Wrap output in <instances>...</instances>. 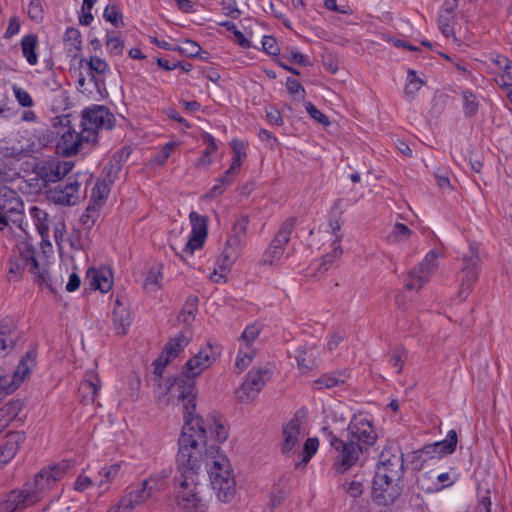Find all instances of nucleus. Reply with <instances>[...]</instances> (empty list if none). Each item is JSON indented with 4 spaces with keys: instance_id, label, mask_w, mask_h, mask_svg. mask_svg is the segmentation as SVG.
<instances>
[{
    "instance_id": "obj_1",
    "label": "nucleus",
    "mask_w": 512,
    "mask_h": 512,
    "mask_svg": "<svg viewBox=\"0 0 512 512\" xmlns=\"http://www.w3.org/2000/svg\"><path fill=\"white\" fill-rule=\"evenodd\" d=\"M208 433L216 442H224L228 428L221 417L212 414L188 418L182 427L177 454V505L183 512H204V504L198 492V471L202 458V447L207 446Z\"/></svg>"
},
{
    "instance_id": "obj_2",
    "label": "nucleus",
    "mask_w": 512,
    "mask_h": 512,
    "mask_svg": "<svg viewBox=\"0 0 512 512\" xmlns=\"http://www.w3.org/2000/svg\"><path fill=\"white\" fill-rule=\"evenodd\" d=\"M216 359L217 354L214 352L213 347L207 344L187 361L180 376L175 377L171 383L167 380L164 394L171 393L172 396H177L182 400L185 421L188 418L200 417L193 414L196 407L195 379L204 370L209 368Z\"/></svg>"
},
{
    "instance_id": "obj_3",
    "label": "nucleus",
    "mask_w": 512,
    "mask_h": 512,
    "mask_svg": "<svg viewBox=\"0 0 512 512\" xmlns=\"http://www.w3.org/2000/svg\"><path fill=\"white\" fill-rule=\"evenodd\" d=\"M219 452V446L210 445L206 449L205 455H202L201 461H205L212 488L216 491L218 499L227 503L235 496L236 482L230 469L229 460Z\"/></svg>"
},
{
    "instance_id": "obj_4",
    "label": "nucleus",
    "mask_w": 512,
    "mask_h": 512,
    "mask_svg": "<svg viewBox=\"0 0 512 512\" xmlns=\"http://www.w3.org/2000/svg\"><path fill=\"white\" fill-rule=\"evenodd\" d=\"M323 441L327 442L334 453L333 467L336 472L343 474L349 471L359 461L364 453L360 447L347 436H337L328 426L321 430Z\"/></svg>"
},
{
    "instance_id": "obj_5",
    "label": "nucleus",
    "mask_w": 512,
    "mask_h": 512,
    "mask_svg": "<svg viewBox=\"0 0 512 512\" xmlns=\"http://www.w3.org/2000/svg\"><path fill=\"white\" fill-rule=\"evenodd\" d=\"M69 468L70 465L67 461L45 466L32 478L28 479L23 486L35 502L38 503L52 489L56 482L66 474Z\"/></svg>"
},
{
    "instance_id": "obj_6",
    "label": "nucleus",
    "mask_w": 512,
    "mask_h": 512,
    "mask_svg": "<svg viewBox=\"0 0 512 512\" xmlns=\"http://www.w3.org/2000/svg\"><path fill=\"white\" fill-rule=\"evenodd\" d=\"M248 225L247 215H240L233 222L225 248L217 260V265L222 271L229 270L240 256L246 243Z\"/></svg>"
},
{
    "instance_id": "obj_7",
    "label": "nucleus",
    "mask_w": 512,
    "mask_h": 512,
    "mask_svg": "<svg viewBox=\"0 0 512 512\" xmlns=\"http://www.w3.org/2000/svg\"><path fill=\"white\" fill-rule=\"evenodd\" d=\"M114 121L115 117L107 107L94 105L82 112L81 126L86 133L85 137L92 141V143H95L98 137V130L111 129Z\"/></svg>"
},
{
    "instance_id": "obj_8",
    "label": "nucleus",
    "mask_w": 512,
    "mask_h": 512,
    "mask_svg": "<svg viewBox=\"0 0 512 512\" xmlns=\"http://www.w3.org/2000/svg\"><path fill=\"white\" fill-rule=\"evenodd\" d=\"M462 263L463 266L459 272V297L461 300H465L472 292L481 270V258L477 246H469L468 252L462 256Z\"/></svg>"
},
{
    "instance_id": "obj_9",
    "label": "nucleus",
    "mask_w": 512,
    "mask_h": 512,
    "mask_svg": "<svg viewBox=\"0 0 512 512\" xmlns=\"http://www.w3.org/2000/svg\"><path fill=\"white\" fill-rule=\"evenodd\" d=\"M404 474L403 453L398 445H387L379 455L375 475L401 481Z\"/></svg>"
},
{
    "instance_id": "obj_10",
    "label": "nucleus",
    "mask_w": 512,
    "mask_h": 512,
    "mask_svg": "<svg viewBox=\"0 0 512 512\" xmlns=\"http://www.w3.org/2000/svg\"><path fill=\"white\" fill-rule=\"evenodd\" d=\"M73 164L66 161L44 160L34 166L33 173L38 181L36 187L41 190L50 183H56L66 176Z\"/></svg>"
},
{
    "instance_id": "obj_11",
    "label": "nucleus",
    "mask_w": 512,
    "mask_h": 512,
    "mask_svg": "<svg viewBox=\"0 0 512 512\" xmlns=\"http://www.w3.org/2000/svg\"><path fill=\"white\" fill-rule=\"evenodd\" d=\"M296 225V218L286 219L276 236L272 240L270 246L265 250L260 264L262 265H276L280 261L285 251V246L290 240L291 234L293 233Z\"/></svg>"
},
{
    "instance_id": "obj_12",
    "label": "nucleus",
    "mask_w": 512,
    "mask_h": 512,
    "mask_svg": "<svg viewBox=\"0 0 512 512\" xmlns=\"http://www.w3.org/2000/svg\"><path fill=\"white\" fill-rule=\"evenodd\" d=\"M439 253L435 250L428 252L421 263L414 267L405 278V288L409 291H419L431 278L437 269Z\"/></svg>"
},
{
    "instance_id": "obj_13",
    "label": "nucleus",
    "mask_w": 512,
    "mask_h": 512,
    "mask_svg": "<svg viewBox=\"0 0 512 512\" xmlns=\"http://www.w3.org/2000/svg\"><path fill=\"white\" fill-rule=\"evenodd\" d=\"M346 436L355 442L363 452L374 445L377 439L372 423L362 415H355L351 419Z\"/></svg>"
},
{
    "instance_id": "obj_14",
    "label": "nucleus",
    "mask_w": 512,
    "mask_h": 512,
    "mask_svg": "<svg viewBox=\"0 0 512 512\" xmlns=\"http://www.w3.org/2000/svg\"><path fill=\"white\" fill-rule=\"evenodd\" d=\"M86 178V182L91 176L77 174L76 176H69L64 186L58 185L48 192V199L55 204L60 205H75L80 199V188L82 182L79 178Z\"/></svg>"
},
{
    "instance_id": "obj_15",
    "label": "nucleus",
    "mask_w": 512,
    "mask_h": 512,
    "mask_svg": "<svg viewBox=\"0 0 512 512\" xmlns=\"http://www.w3.org/2000/svg\"><path fill=\"white\" fill-rule=\"evenodd\" d=\"M190 337L183 331L171 338L165 345L162 354L154 361L156 380L162 379L163 369L169 362L176 358L179 353L189 344Z\"/></svg>"
},
{
    "instance_id": "obj_16",
    "label": "nucleus",
    "mask_w": 512,
    "mask_h": 512,
    "mask_svg": "<svg viewBox=\"0 0 512 512\" xmlns=\"http://www.w3.org/2000/svg\"><path fill=\"white\" fill-rule=\"evenodd\" d=\"M268 369H252L246 376V379L236 391L237 398L240 402H248L253 400L266 384Z\"/></svg>"
},
{
    "instance_id": "obj_17",
    "label": "nucleus",
    "mask_w": 512,
    "mask_h": 512,
    "mask_svg": "<svg viewBox=\"0 0 512 512\" xmlns=\"http://www.w3.org/2000/svg\"><path fill=\"white\" fill-rule=\"evenodd\" d=\"M401 494L400 481L375 475L372 485V499L378 505L392 504Z\"/></svg>"
},
{
    "instance_id": "obj_18",
    "label": "nucleus",
    "mask_w": 512,
    "mask_h": 512,
    "mask_svg": "<svg viewBox=\"0 0 512 512\" xmlns=\"http://www.w3.org/2000/svg\"><path fill=\"white\" fill-rule=\"evenodd\" d=\"M192 227L191 234L185 243L183 252L193 254L197 249L202 248L208 234V218L195 211L189 214Z\"/></svg>"
},
{
    "instance_id": "obj_19",
    "label": "nucleus",
    "mask_w": 512,
    "mask_h": 512,
    "mask_svg": "<svg viewBox=\"0 0 512 512\" xmlns=\"http://www.w3.org/2000/svg\"><path fill=\"white\" fill-rule=\"evenodd\" d=\"M35 504L37 503L23 485L11 490L0 499L3 512H22Z\"/></svg>"
},
{
    "instance_id": "obj_20",
    "label": "nucleus",
    "mask_w": 512,
    "mask_h": 512,
    "mask_svg": "<svg viewBox=\"0 0 512 512\" xmlns=\"http://www.w3.org/2000/svg\"><path fill=\"white\" fill-rule=\"evenodd\" d=\"M171 472V468L162 469L159 472L153 473L149 478L143 480L136 486L146 501L156 493L167 488V480L170 477Z\"/></svg>"
},
{
    "instance_id": "obj_21",
    "label": "nucleus",
    "mask_w": 512,
    "mask_h": 512,
    "mask_svg": "<svg viewBox=\"0 0 512 512\" xmlns=\"http://www.w3.org/2000/svg\"><path fill=\"white\" fill-rule=\"evenodd\" d=\"M85 135L86 133L83 129L81 132H76L68 128L57 142V151L66 157L78 153L83 142H91Z\"/></svg>"
},
{
    "instance_id": "obj_22",
    "label": "nucleus",
    "mask_w": 512,
    "mask_h": 512,
    "mask_svg": "<svg viewBox=\"0 0 512 512\" xmlns=\"http://www.w3.org/2000/svg\"><path fill=\"white\" fill-rule=\"evenodd\" d=\"M36 360V351L29 350L25 353V355L21 358L16 370L11 376V381H9V376H7L6 386L8 391H15L21 383L30 375L32 368L35 366Z\"/></svg>"
},
{
    "instance_id": "obj_23",
    "label": "nucleus",
    "mask_w": 512,
    "mask_h": 512,
    "mask_svg": "<svg viewBox=\"0 0 512 512\" xmlns=\"http://www.w3.org/2000/svg\"><path fill=\"white\" fill-rule=\"evenodd\" d=\"M30 253H32V256H34L36 253L35 248L27 243H24L20 248V255L13 256L9 259L8 281H19L22 278L25 267H30V259L28 258Z\"/></svg>"
},
{
    "instance_id": "obj_24",
    "label": "nucleus",
    "mask_w": 512,
    "mask_h": 512,
    "mask_svg": "<svg viewBox=\"0 0 512 512\" xmlns=\"http://www.w3.org/2000/svg\"><path fill=\"white\" fill-rule=\"evenodd\" d=\"M25 441L26 434L23 431H12L6 435V441L0 448V468L15 457Z\"/></svg>"
},
{
    "instance_id": "obj_25",
    "label": "nucleus",
    "mask_w": 512,
    "mask_h": 512,
    "mask_svg": "<svg viewBox=\"0 0 512 512\" xmlns=\"http://www.w3.org/2000/svg\"><path fill=\"white\" fill-rule=\"evenodd\" d=\"M86 277L89 280L90 287L94 290L106 293L112 288L113 274L109 267L89 268Z\"/></svg>"
},
{
    "instance_id": "obj_26",
    "label": "nucleus",
    "mask_w": 512,
    "mask_h": 512,
    "mask_svg": "<svg viewBox=\"0 0 512 512\" xmlns=\"http://www.w3.org/2000/svg\"><path fill=\"white\" fill-rule=\"evenodd\" d=\"M282 438L281 451L289 456L301 439V425L298 419H292L283 427Z\"/></svg>"
},
{
    "instance_id": "obj_27",
    "label": "nucleus",
    "mask_w": 512,
    "mask_h": 512,
    "mask_svg": "<svg viewBox=\"0 0 512 512\" xmlns=\"http://www.w3.org/2000/svg\"><path fill=\"white\" fill-rule=\"evenodd\" d=\"M100 389V380L95 373H87L84 380L79 385L78 396L83 404L94 402L95 396Z\"/></svg>"
},
{
    "instance_id": "obj_28",
    "label": "nucleus",
    "mask_w": 512,
    "mask_h": 512,
    "mask_svg": "<svg viewBox=\"0 0 512 512\" xmlns=\"http://www.w3.org/2000/svg\"><path fill=\"white\" fill-rule=\"evenodd\" d=\"M320 352L315 345H303L296 351V360L300 370L307 372L317 366Z\"/></svg>"
},
{
    "instance_id": "obj_29",
    "label": "nucleus",
    "mask_w": 512,
    "mask_h": 512,
    "mask_svg": "<svg viewBox=\"0 0 512 512\" xmlns=\"http://www.w3.org/2000/svg\"><path fill=\"white\" fill-rule=\"evenodd\" d=\"M457 445V433L455 430H450L447 434L446 439L435 442L433 444L426 445L423 448V453L426 455L438 454L439 456H444L448 454H452Z\"/></svg>"
},
{
    "instance_id": "obj_30",
    "label": "nucleus",
    "mask_w": 512,
    "mask_h": 512,
    "mask_svg": "<svg viewBox=\"0 0 512 512\" xmlns=\"http://www.w3.org/2000/svg\"><path fill=\"white\" fill-rule=\"evenodd\" d=\"M144 502H146V499L135 486L127 494L122 496L119 502L112 506L107 512H132L136 506Z\"/></svg>"
},
{
    "instance_id": "obj_31",
    "label": "nucleus",
    "mask_w": 512,
    "mask_h": 512,
    "mask_svg": "<svg viewBox=\"0 0 512 512\" xmlns=\"http://www.w3.org/2000/svg\"><path fill=\"white\" fill-rule=\"evenodd\" d=\"M113 323L117 333L122 335L127 333L128 328L132 323V317L129 309L119 298L115 300V307L113 309Z\"/></svg>"
},
{
    "instance_id": "obj_32",
    "label": "nucleus",
    "mask_w": 512,
    "mask_h": 512,
    "mask_svg": "<svg viewBox=\"0 0 512 512\" xmlns=\"http://www.w3.org/2000/svg\"><path fill=\"white\" fill-rule=\"evenodd\" d=\"M24 204L20 197L11 189L0 190V210L8 214H21Z\"/></svg>"
},
{
    "instance_id": "obj_33",
    "label": "nucleus",
    "mask_w": 512,
    "mask_h": 512,
    "mask_svg": "<svg viewBox=\"0 0 512 512\" xmlns=\"http://www.w3.org/2000/svg\"><path fill=\"white\" fill-rule=\"evenodd\" d=\"M19 340V334L14 327L8 324V320L0 321V353L12 351Z\"/></svg>"
},
{
    "instance_id": "obj_34",
    "label": "nucleus",
    "mask_w": 512,
    "mask_h": 512,
    "mask_svg": "<svg viewBox=\"0 0 512 512\" xmlns=\"http://www.w3.org/2000/svg\"><path fill=\"white\" fill-rule=\"evenodd\" d=\"M329 226L331 228L332 233L335 236V240L333 244L335 245L333 248L332 253L326 254L323 257V263L321 264L320 269L327 270L328 267L327 264H331L336 258H338L342 254V249L340 247V241L342 236L339 234V231L341 229V221L340 219H331Z\"/></svg>"
},
{
    "instance_id": "obj_35",
    "label": "nucleus",
    "mask_w": 512,
    "mask_h": 512,
    "mask_svg": "<svg viewBox=\"0 0 512 512\" xmlns=\"http://www.w3.org/2000/svg\"><path fill=\"white\" fill-rule=\"evenodd\" d=\"M28 258L30 259V272L34 275V281L40 287L53 291L52 281L48 270L45 267H40L35 255L32 256V253L28 255Z\"/></svg>"
},
{
    "instance_id": "obj_36",
    "label": "nucleus",
    "mask_w": 512,
    "mask_h": 512,
    "mask_svg": "<svg viewBox=\"0 0 512 512\" xmlns=\"http://www.w3.org/2000/svg\"><path fill=\"white\" fill-rule=\"evenodd\" d=\"M22 408L23 402L21 400H13L0 409V432L19 415Z\"/></svg>"
},
{
    "instance_id": "obj_37",
    "label": "nucleus",
    "mask_w": 512,
    "mask_h": 512,
    "mask_svg": "<svg viewBox=\"0 0 512 512\" xmlns=\"http://www.w3.org/2000/svg\"><path fill=\"white\" fill-rule=\"evenodd\" d=\"M345 372H333L330 374H324L314 381V385L317 389H330L343 384L346 381Z\"/></svg>"
},
{
    "instance_id": "obj_38",
    "label": "nucleus",
    "mask_w": 512,
    "mask_h": 512,
    "mask_svg": "<svg viewBox=\"0 0 512 512\" xmlns=\"http://www.w3.org/2000/svg\"><path fill=\"white\" fill-rule=\"evenodd\" d=\"M37 44L38 38L35 34L25 35L21 40L23 56L30 65H36L38 62V57L35 51Z\"/></svg>"
},
{
    "instance_id": "obj_39",
    "label": "nucleus",
    "mask_w": 512,
    "mask_h": 512,
    "mask_svg": "<svg viewBox=\"0 0 512 512\" xmlns=\"http://www.w3.org/2000/svg\"><path fill=\"white\" fill-rule=\"evenodd\" d=\"M29 214L41 237L44 238L47 236L49 231L48 214L37 206H31L29 208Z\"/></svg>"
},
{
    "instance_id": "obj_40",
    "label": "nucleus",
    "mask_w": 512,
    "mask_h": 512,
    "mask_svg": "<svg viewBox=\"0 0 512 512\" xmlns=\"http://www.w3.org/2000/svg\"><path fill=\"white\" fill-rule=\"evenodd\" d=\"M256 355V351L252 346H240L238 355L235 361V368L238 369V372H242L245 370Z\"/></svg>"
},
{
    "instance_id": "obj_41",
    "label": "nucleus",
    "mask_w": 512,
    "mask_h": 512,
    "mask_svg": "<svg viewBox=\"0 0 512 512\" xmlns=\"http://www.w3.org/2000/svg\"><path fill=\"white\" fill-rule=\"evenodd\" d=\"M233 150V159L230 167L228 168L229 173H238L241 167L242 159L246 157L244 151V144L242 141L234 139L231 143Z\"/></svg>"
},
{
    "instance_id": "obj_42",
    "label": "nucleus",
    "mask_w": 512,
    "mask_h": 512,
    "mask_svg": "<svg viewBox=\"0 0 512 512\" xmlns=\"http://www.w3.org/2000/svg\"><path fill=\"white\" fill-rule=\"evenodd\" d=\"M412 235V231L402 223H396L392 231L387 235V241L397 244L406 241Z\"/></svg>"
},
{
    "instance_id": "obj_43",
    "label": "nucleus",
    "mask_w": 512,
    "mask_h": 512,
    "mask_svg": "<svg viewBox=\"0 0 512 512\" xmlns=\"http://www.w3.org/2000/svg\"><path fill=\"white\" fill-rule=\"evenodd\" d=\"M198 298L196 296L189 297L184 306L183 309L179 315V320L183 323H190L194 320L195 314L198 310Z\"/></svg>"
},
{
    "instance_id": "obj_44",
    "label": "nucleus",
    "mask_w": 512,
    "mask_h": 512,
    "mask_svg": "<svg viewBox=\"0 0 512 512\" xmlns=\"http://www.w3.org/2000/svg\"><path fill=\"white\" fill-rule=\"evenodd\" d=\"M423 85L424 81L416 75V72L412 69H408L407 83L404 87L405 95L412 99Z\"/></svg>"
},
{
    "instance_id": "obj_45",
    "label": "nucleus",
    "mask_w": 512,
    "mask_h": 512,
    "mask_svg": "<svg viewBox=\"0 0 512 512\" xmlns=\"http://www.w3.org/2000/svg\"><path fill=\"white\" fill-rule=\"evenodd\" d=\"M64 43L69 51L80 50L82 41L79 30L74 27L67 28L64 35Z\"/></svg>"
},
{
    "instance_id": "obj_46",
    "label": "nucleus",
    "mask_w": 512,
    "mask_h": 512,
    "mask_svg": "<svg viewBox=\"0 0 512 512\" xmlns=\"http://www.w3.org/2000/svg\"><path fill=\"white\" fill-rule=\"evenodd\" d=\"M479 108V101L472 92H463V109L466 117L474 116Z\"/></svg>"
},
{
    "instance_id": "obj_47",
    "label": "nucleus",
    "mask_w": 512,
    "mask_h": 512,
    "mask_svg": "<svg viewBox=\"0 0 512 512\" xmlns=\"http://www.w3.org/2000/svg\"><path fill=\"white\" fill-rule=\"evenodd\" d=\"M453 19H454L453 14H449V13H440L439 14L438 21H437L438 28L446 38L454 36V28L452 26Z\"/></svg>"
},
{
    "instance_id": "obj_48",
    "label": "nucleus",
    "mask_w": 512,
    "mask_h": 512,
    "mask_svg": "<svg viewBox=\"0 0 512 512\" xmlns=\"http://www.w3.org/2000/svg\"><path fill=\"white\" fill-rule=\"evenodd\" d=\"M108 193L109 188L105 181H97L92 189L91 199L95 205L101 206L107 198Z\"/></svg>"
},
{
    "instance_id": "obj_49",
    "label": "nucleus",
    "mask_w": 512,
    "mask_h": 512,
    "mask_svg": "<svg viewBox=\"0 0 512 512\" xmlns=\"http://www.w3.org/2000/svg\"><path fill=\"white\" fill-rule=\"evenodd\" d=\"M162 279V273L159 268L153 267L149 270L147 277L144 282V288L149 291H156L160 285L159 282Z\"/></svg>"
},
{
    "instance_id": "obj_50",
    "label": "nucleus",
    "mask_w": 512,
    "mask_h": 512,
    "mask_svg": "<svg viewBox=\"0 0 512 512\" xmlns=\"http://www.w3.org/2000/svg\"><path fill=\"white\" fill-rule=\"evenodd\" d=\"M260 334V328L257 325H249L241 334L239 341L241 346H252V343L257 339Z\"/></svg>"
},
{
    "instance_id": "obj_51",
    "label": "nucleus",
    "mask_w": 512,
    "mask_h": 512,
    "mask_svg": "<svg viewBox=\"0 0 512 512\" xmlns=\"http://www.w3.org/2000/svg\"><path fill=\"white\" fill-rule=\"evenodd\" d=\"M106 21L113 24L115 27L123 26L122 14L116 5L106 6L103 14Z\"/></svg>"
},
{
    "instance_id": "obj_52",
    "label": "nucleus",
    "mask_w": 512,
    "mask_h": 512,
    "mask_svg": "<svg viewBox=\"0 0 512 512\" xmlns=\"http://www.w3.org/2000/svg\"><path fill=\"white\" fill-rule=\"evenodd\" d=\"M407 359V351L403 347H396L392 351L390 363L396 368L397 373L402 371L403 365Z\"/></svg>"
},
{
    "instance_id": "obj_53",
    "label": "nucleus",
    "mask_w": 512,
    "mask_h": 512,
    "mask_svg": "<svg viewBox=\"0 0 512 512\" xmlns=\"http://www.w3.org/2000/svg\"><path fill=\"white\" fill-rule=\"evenodd\" d=\"M319 441L317 438H308L302 450V463L307 464L312 456L317 452Z\"/></svg>"
},
{
    "instance_id": "obj_54",
    "label": "nucleus",
    "mask_w": 512,
    "mask_h": 512,
    "mask_svg": "<svg viewBox=\"0 0 512 512\" xmlns=\"http://www.w3.org/2000/svg\"><path fill=\"white\" fill-rule=\"evenodd\" d=\"M99 216V212H98V209L96 208V205H92V206H88L85 210V212L81 215L80 217V223L85 227V228H91L95 221L97 220Z\"/></svg>"
},
{
    "instance_id": "obj_55",
    "label": "nucleus",
    "mask_w": 512,
    "mask_h": 512,
    "mask_svg": "<svg viewBox=\"0 0 512 512\" xmlns=\"http://www.w3.org/2000/svg\"><path fill=\"white\" fill-rule=\"evenodd\" d=\"M119 470L120 465L117 463L103 468L99 473L102 478L97 482L98 487H102L104 484L109 483L112 479H114Z\"/></svg>"
},
{
    "instance_id": "obj_56",
    "label": "nucleus",
    "mask_w": 512,
    "mask_h": 512,
    "mask_svg": "<svg viewBox=\"0 0 512 512\" xmlns=\"http://www.w3.org/2000/svg\"><path fill=\"white\" fill-rule=\"evenodd\" d=\"M13 92H14L15 98L17 99L18 103L22 107L29 108L34 105V101H33L32 97L30 96V94L27 91H25L24 89H22L21 87L13 86Z\"/></svg>"
},
{
    "instance_id": "obj_57",
    "label": "nucleus",
    "mask_w": 512,
    "mask_h": 512,
    "mask_svg": "<svg viewBox=\"0 0 512 512\" xmlns=\"http://www.w3.org/2000/svg\"><path fill=\"white\" fill-rule=\"evenodd\" d=\"M201 47L193 40L186 39L179 47V51L188 57H195L199 54Z\"/></svg>"
},
{
    "instance_id": "obj_58",
    "label": "nucleus",
    "mask_w": 512,
    "mask_h": 512,
    "mask_svg": "<svg viewBox=\"0 0 512 512\" xmlns=\"http://www.w3.org/2000/svg\"><path fill=\"white\" fill-rule=\"evenodd\" d=\"M106 46L108 51L113 55H121L124 49V42L114 36L107 35Z\"/></svg>"
},
{
    "instance_id": "obj_59",
    "label": "nucleus",
    "mask_w": 512,
    "mask_h": 512,
    "mask_svg": "<svg viewBox=\"0 0 512 512\" xmlns=\"http://www.w3.org/2000/svg\"><path fill=\"white\" fill-rule=\"evenodd\" d=\"M88 66L92 72L97 74H104L108 69L107 62L98 56H91Z\"/></svg>"
},
{
    "instance_id": "obj_60",
    "label": "nucleus",
    "mask_w": 512,
    "mask_h": 512,
    "mask_svg": "<svg viewBox=\"0 0 512 512\" xmlns=\"http://www.w3.org/2000/svg\"><path fill=\"white\" fill-rule=\"evenodd\" d=\"M307 113L317 122L323 124L324 126H328L330 121L326 115H324L320 110H318L311 102L306 103L305 105Z\"/></svg>"
},
{
    "instance_id": "obj_61",
    "label": "nucleus",
    "mask_w": 512,
    "mask_h": 512,
    "mask_svg": "<svg viewBox=\"0 0 512 512\" xmlns=\"http://www.w3.org/2000/svg\"><path fill=\"white\" fill-rule=\"evenodd\" d=\"M263 50L270 55H278L280 52L276 39L273 36L265 35L262 38Z\"/></svg>"
},
{
    "instance_id": "obj_62",
    "label": "nucleus",
    "mask_w": 512,
    "mask_h": 512,
    "mask_svg": "<svg viewBox=\"0 0 512 512\" xmlns=\"http://www.w3.org/2000/svg\"><path fill=\"white\" fill-rule=\"evenodd\" d=\"M176 144L175 143H166L162 149L155 155L154 161L159 164L163 165L167 159L170 157L172 151L174 150Z\"/></svg>"
},
{
    "instance_id": "obj_63",
    "label": "nucleus",
    "mask_w": 512,
    "mask_h": 512,
    "mask_svg": "<svg viewBox=\"0 0 512 512\" xmlns=\"http://www.w3.org/2000/svg\"><path fill=\"white\" fill-rule=\"evenodd\" d=\"M28 15L34 21H40L43 18V8L40 0H31L28 5Z\"/></svg>"
},
{
    "instance_id": "obj_64",
    "label": "nucleus",
    "mask_w": 512,
    "mask_h": 512,
    "mask_svg": "<svg viewBox=\"0 0 512 512\" xmlns=\"http://www.w3.org/2000/svg\"><path fill=\"white\" fill-rule=\"evenodd\" d=\"M286 88L291 95L297 96L298 94H301V98H304L305 90L297 79L288 77L286 81Z\"/></svg>"
}]
</instances>
